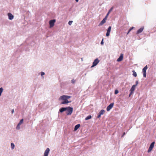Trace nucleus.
<instances>
[{"mask_svg":"<svg viewBox=\"0 0 156 156\" xmlns=\"http://www.w3.org/2000/svg\"><path fill=\"white\" fill-rule=\"evenodd\" d=\"M66 108L67 109H66L67 111L66 112V115H71L73 111V108L70 107H66Z\"/></svg>","mask_w":156,"mask_h":156,"instance_id":"1","label":"nucleus"},{"mask_svg":"<svg viewBox=\"0 0 156 156\" xmlns=\"http://www.w3.org/2000/svg\"><path fill=\"white\" fill-rule=\"evenodd\" d=\"M71 96L68 95H62L60 96L59 100H68L69 99L71 98Z\"/></svg>","mask_w":156,"mask_h":156,"instance_id":"2","label":"nucleus"},{"mask_svg":"<svg viewBox=\"0 0 156 156\" xmlns=\"http://www.w3.org/2000/svg\"><path fill=\"white\" fill-rule=\"evenodd\" d=\"M147 66L146 65L143 69L142 72L143 74V77H146V70L147 69Z\"/></svg>","mask_w":156,"mask_h":156,"instance_id":"3","label":"nucleus"},{"mask_svg":"<svg viewBox=\"0 0 156 156\" xmlns=\"http://www.w3.org/2000/svg\"><path fill=\"white\" fill-rule=\"evenodd\" d=\"M55 21L56 20L55 19H53L49 21V24L50 28H52L53 27Z\"/></svg>","mask_w":156,"mask_h":156,"instance_id":"4","label":"nucleus"},{"mask_svg":"<svg viewBox=\"0 0 156 156\" xmlns=\"http://www.w3.org/2000/svg\"><path fill=\"white\" fill-rule=\"evenodd\" d=\"M114 105L113 103H111L106 108V110L107 111H109L113 107Z\"/></svg>","mask_w":156,"mask_h":156,"instance_id":"5","label":"nucleus"},{"mask_svg":"<svg viewBox=\"0 0 156 156\" xmlns=\"http://www.w3.org/2000/svg\"><path fill=\"white\" fill-rule=\"evenodd\" d=\"M50 151V150L49 148H47L45 150L44 152V156H48Z\"/></svg>","mask_w":156,"mask_h":156,"instance_id":"6","label":"nucleus"},{"mask_svg":"<svg viewBox=\"0 0 156 156\" xmlns=\"http://www.w3.org/2000/svg\"><path fill=\"white\" fill-rule=\"evenodd\" d=\"M111 28H112V27L111 26H109L108 27V28L107 29V33H106V36L107 37H108L109 36L110 33V32L111 29Z\"/></svg>","mask_w":156,"mask_h":156,"instance_id":"7","label":"nucleus"},{"mask_svg":"<svg viewBox=\"0 0 156 156\" xmlns=\"http://www.w3.org/2000/svg\"><path fill=\"white\" fill-rule=\"evenodd\" d=\"M107 19L106 18H104L103 20L99 24V26L102 25L106 22Z\"/></svg>","mask_w":156,"mask_h":156,"instance_id":"8","label":"nucleus"},{"mask_svg":"<svg viewBox=\"0 0 156 156\" xmlns=\"http://www.w3.org/2000/svg\"><path fill=\"white\" fill-rule=\"evenodd\" d=\"M100 61L98 58L95 59L93 62V63L94 64V66H96L99 62Z\"/></svg>","mask_w":156,"mask_h":156,"instance_id":"9","label":"nucleus"},{"mask_svg":"<svg viewBox=\"0 0 156 156\" xmlns=\"http://www.w3.org/2000/svg\"><path fill=\"white\" fill-rule=\"evenodd\" d=\"M144 29V27H141L136 32V34H138L141 33Z\"/></svg>","mask_w":156,"mask_h":156,"instance_id":"10","label":"nucleus"},{"mask_svg":"<svg viewBox=\"0 0 156 156\" xmlns=\"http://www.w3.org/2000/svg\"><path fill=\"white\" fill-rule=\"evenodd\" d=\"M9 20H12L13 19L14 16L10 13H9L8 14Z\"/></svg>","mask_w":156,"mask_h":156,"instance_id":"11","label":"nucleus"},{"mask_svg":"<svg viewBox=\"0 0 156 156\" xmlns=\"http://www.w3.org/2000/svg\"><path fill=\"white\" fill-rule=\"evenodd\" d=\"M123 58V54H122L120 55L119 57L117 59V62H120L122 60Z\"/></svg>","mask_w":156,"mask_h":156,"instance_id":"12","label":"nucleus"},{"mask_svg":"<svg viewBox=\"0 0 156 156\" xmlns=\"http://www.w3.org/2000/svg\"><path fill=\"white\" fill-rule=\"evenodd\" d=\"M63 101H62L60 104H65L71 102V101H69L68 100H63Z\"/></svg>","mask_w":156,"mask_h":156,"instance_id":"13","label":"nucleus"},{"mask_svg":"<svg viewBox=\"0 0 156 156\" xmlns=\"http://www.w3.org/2000/svg\"><path fill=\"white\" fill-rule=\"evenodd\" d=\"M66 109H67L66 107H62L59 109V112L62 113L66 111Z\"/></svg>","mask_w":156,"mask_h":156,"instance_id":"14","label":"nucleus"},{"mask_svg":"<svg viewBox=\"0 0 156 156\" xmlns=\"http://www.w3.org/2000/svg\"><path fill=\"white\" fill-rule=\"evenodd\" d=\"M80 126V124H78L76 125L74 128V130L76 131V130Z\"/></svg>","mask_w":156,"mask_h":156,"instance_id":"15","label":"nucleus"},{"mask_svg":"<svg viewBox=\"0 0 156 156\" xmlns=\"http://www.w3.org/2000/svg\"><path fill=\"white\" fill-rule=\"evenodd\" d=\"M136 87V85H133L131 88L130 91H131V92H133L135 89Z\"/></svg>","mask_w":156,"mask_h":156,"instance_id":"16","label":"nucleus"},{"mask_svg":"<svg viewBox=\"0 0 156 156\" xmlns=\"http://www.w3.org/2000/svg\"><path fill=\"white\" fill-rule=\"evenodd\" d=\"M155 144V142H152L150 144V147L153 149L154 147V144Z\"/></svg>","mask_w":156,"mask_h":156,"instance_id":"17","label":"nucleus"},{"mask_svg":"<svg viewBox=\"0 0 156 156\" xmlns=\"http://www.w3.org/2000/svg\"><path fill=\"white\" fill-rule=\"evenodd\" d=\"M92 118V116L91 115H89L87 116L85 119L86 120H88Z\"/></svg>","mask_w":156,"mask_h":156,"instance_id":"18","label":"nucleus"},{"mask_svg":"<svg viewBox=\"0 0 156 156\" xmlns=\"http://www.w3.org/2000/svg\"><path fill=\"white\" fill-rule=\"evenodd\" d=\"M105 112V111L104 110L102 109L99 112V113H100L101 115H102L104 114Z\"/></svg>","mask_w":156,"mask_h":156,"instance_id":"19","label":"nucleus"},{"mask_svg":"<svg viewBox=\"0 0 156 156\" xmlns=\"http://www.w3.org/2000/svg\"><path fill=\"white\" fill-rule=\"evenodd\" d=\"M133 75L134 77H136L137 76V74H136V72H135L134 70L133 71Z\"/></svg>","mask_w":156,"mask_h":156,"instance_id":"20","label":"nucleus"},{"mask_svg":"<svg viewBox=\"0 0 156 156\" xmlns=\"http://www.w3.org/2000/svg\"><path fill=\"white\" fill-rule=\"evenodd\" d=\"M3 90V89L2 87H1L0 88V96L2 95V93Z\"/></svg>","mask_w":156,"mask_h":156,"instance_id":"21","label":"nucleus"},{"mask_svg":"<svg viewBox=\"0 0 156 156\" xmlns=\"http://www.w3.org/2000/svg\"><path fill=\"white\" fill-rule=\"evenodd\" d=\"M20 125L18 124L16 127V129L17 130H19L20 129Z\"/></svg>","mask_w":156,"mask_h":156,"instance_id":"22","label":"nucleus"},{"mask_svg":"<svg viewBox=\"0 0 156 156\" xmlns=\"http://www.w3.org/2000/svg\"><path fill=\"white\" fill-rule=\"evenodd\" d=\"M12 149H13L15 147V145L13 143H12L11 144Z\"/></svg>","mask_w":156,"mask_h":156,"instance_id":"23","label":"nucleus"},{"mask_svg":"<svg viewBox=\"0 0 156 156\" xmlns=\"http://www.w3.org/2000/svg\"><path fill=\"white\" fill-rule=\"evenodd\" d=\"M114 8V7L112 6V7L109 10L108 12L109 13L111 12L112 11L113 9Z\"/></svg>","mask_w":156,"mask_h":156,"instance_id":"24","label":"nucleus"},{"mask_svg":"<svg viewBox=\"0 0 156 156\" xmlns=\"http://www.w3.org/2000/svg\"><path fill=\"white\" fill-rule=\"evenodd\" d=\"M23 119H21L20 120V122L18 123V124H20V125H21L23 123Z\"/></svg>","mask_w":156,"mask_h":156,"instance_id":"25","label":"nucleus"},{"mask_svg":"<svg viewBox=\"0 0 156 156\" xmlns=\"http://www.w3.org/2000/svg\"><path fill=\"white\" fill-rule=\"evenodd\" d=\"M75 81H76L74 79H73L71 80V83H72L73 84H74L75 83Z\"/></svg>","mask_w":156,"mask_h":156,"instance_id":"26","label":"nucleus"},{"mask_svg":"<svg viewBox=\"0 0 156 156\" xmlns=\"http://www.w3.org/2000/svg\"><path fill=\"white\" fill-rule=\"evenodd\" d=\"M152 149V148H151L150 147H149V148L148 150V151H147V152L148 153H149L150 152Z\"/></svg>","mask_w":156,"mask_h":156,"instance_id":"27","label":"nucleus"},{"mask_svg":"<svg viewBox=\"0 0 156 156\" xmlns=\"http://www.w3.org/2000/svg\"><path fill=\"white\" fill-rule=\"evenodd\" d=\"M73 22V21H69L68 22V24L69 25H71L72 24Z\"/></svg>","mask_w":156,"mask_h":156,"instance_id":"28","label":"nucleus"},{"mask_svg":"<svg viewBox=\"0 0 156 156\" xmlns=\"http://www.w3.org/2000/svg\"><path fill=\"white\" fill-rule=\"evenodd\" d=\"M119 93V91L118 90H115V93H114L115 94H118Z\"/></svg>","mask_w":156,"mask_h":156,"instance_id":"29","label":"nucleus"},{"mask_svg":"<svg viewBox=\"0 0 156 156\" xmlns=\"http://www.w3.org/2000/svg\"><path fill=\"white\" fill-rule=\"evenodd\" d=\"M41 76H42L43 78H44V76H43L45 74L44 73V72H41Z\"/></svg>","mask_w":156,"mask_h":156,"instance_id":"30","label":"nucleus"},{"mask_svg":"<svg viewBox=\"0 0 156 156\" xmlns=\"http://www.w3.org/2000/svg\"><path fill=\"white\" fill-rule=\"evenodd\" d=\"M109 13H108V12L107 14L106 15V16H105V18H106V19H107V18L108 17V16L109 15Z\"/></svg>","mask_w":156,"mask_h":156,"instance_id":"31","label":"nucleus"},{"mask_svg":"<svg viewBox=\"0 0 156 156\" xmlns=\"http://www.w3.org/2000/svg\"><path fill=\"white\" fill-rule=\"evenodd\" d=\"M103 40H104V39H102V41L101 42V45H103L104 44Z\"/></svg>","mask_w":156,"mask_h":156,"instance_id":"32","label":"nucleus"},{"mask_svg":"<svg viewBox=\"0 0 156 156\" xmlns=\"http://www.w3.org/2000/svg\"><path fill=\"white\" fill-rule=\"evenodd\" d=\"M138 81H136V84H134V85H136V86L138 84Z\"/></svg>","mask_w":156,"mask_h":156,"instance_id":"33","label":"nucleus"},{"mask_svg":"<svg viewBox=\"0 0 156 156\" xmlns=\"http://www.w3.org/2000/svg\"><path fill=\"white\" fill-rule=\"evenodd\" d=\"M101 115L99 113V114L98 115V116H97V118H98L101 116Z\"/></svg>","mask_w":156,"mask_h":156,"instance_id":"34","label":"nucleus"},{"mask_svg":"<svg viewBox=\"0 0 156 156\" xmlns=\"http://www.w3.org/2000/svg\"><path fill=\"white\" fill-rule=\"evenodd\" d=\"M133 92H131V91H130V92L129 95V97H130V96H131V95L133 94Z\"/></svg>","mask_w":156,"mask_h":156,"instance_id":"35","label":"nucleus"},{"mask_svg":"<svg viewBox=\"0 0 156 156\" xmlns=\"http://www.w3.org/2000/svg\"><path fill=\"white\" fill-rule=\"evenodd\" d=\"M125 134H126L125 133V132H124L123 134H122V137H123L125 135Z\"/></svg>","mask_w":156,"mask_h":156,"instance_id":"36","label":"nucleus"},{"mask_svg":"<svg viewBox=\"0 0 156 156\" xmlns=\"http://www.w3.org/2000/svg\"><path fill=\"white\" fill-rule=\"evenodd\" d=\"M130 31H131V30L130 29H129L127 32V34H128L130 32Z\"/></svg>","mask_w":156,"mask_h":156,"instance_id":"37","label":"nucleus"},{"mask_svg":"<svg viewBox=\"0 0 156 156\" xmlns=\"http://www.w3.org/2000/svg\"><path fill=\"white\" fill-rule=\"evenodd\" d=\"M14 109H12V110L11 111V113L12 114H13L14 113Z\"/></svg>","mask_w":156,"mask_h":156,"instance_id":"38","label":"nucleus"},{"mask_svg":"<svg viewBox=\"0 0 156 156\" xmlns=\"http://www.w3.org/2000/svg\"><path fill=\"white\" fill-rule=\"evenodd\" d=\"M134 28L133 27H132L130 28L129 29L131 30H132Z\"/></svg>","mask_w":156,"mask_h":156,"instance_id":"39","label":"nucleus"},{"mask_svg":"<svg viewBox=\"0 0 156 156\" xmlns=\"http://www.w3.org/2000/svg\"><path fill=\"white\" fill-rule=\"evenodd\" d=\"M94 66V64L93 63V65H92V66H91V67H94V66Z\"/></svg>","mask_w":156,"mask_h":156,"instance_id":"40","label":"nucleus"},{"mask_svg":"<svg viewBox=\"0 0 156 156\" xmlns=\"http://www.w3.org/2000/svg\"><path fill=\"white\" fill-rule=\"evenodd\" d=\"M76 1V2H78L79 1V0H75Z\"/></svg>","mask_w":156,"mask_h":156,"instance_id":"41","label":"nucleus"}]
</instances>
